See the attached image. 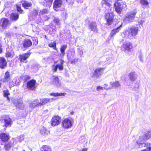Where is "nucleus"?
I'll return each instance as SVG.
<instances>
[{
  "label": "nucleus",
  "mask_w": 151,
  "mask_h": 151,
  "mask_svg": "<svg viewBox=\"0 0 151 151\" xmlns=\"http://www.w3.org/2000/svg\"><path fill=\"white\" fill-rule=\"evenodd\" d=\"M138 27L133 26L131 28L128 29L127 30L124 31L122 33V36L124 37H127L129 39L136 35L138 33Z\"/></svg>",
  "instance_id": "nucleus-1"
},
{
  "label": "nucleus",
  "mask_w": 151,
  "mask_h": 151,
  "mask_svg": "<svg viewBox=\"0 0 151 151\" xmlns=\"http://www.w3.org/2000/svg\"><path fill=\"white\" fill-rule=\"evenodd\" d=\"M137 12V10L135 9L127 13L125 15L123 21L126 23L132 22L134 19Z\"/></svg>",
  "instance_id": "nucleus-2"
},
{
  "label": "nucleus",
  "mask_w": 151,
  "mask_h": 151,
  "mask_svg": "<svg viewBox=\"0 0 151 151\" xmlns=\"http://www.w3.org/2000/svg\"><path fill=\"white\" fill-rule=\"evenodd\" d=\"M59 62V63L56 65H53L52 66V69L54 72L57 71L58 68L60 70H62L63 69V65L65 63L64 61L62 59H60Z\"/></svg>",
  "instance_id": "nucleus-3"
},
{
  "label": "nucleus",
  "mask_w": 151,
  "mask_h": 151,
  "mask_svg": "<svg viewBox=\"0 0 151 151\" xmlns=\"http://www.w3.org/2000/svg\"><path fill=\"white\" fill-rule=\"evenodd\" d=\"M122 24H117L115 25L114 28L111 31L109 37L111 39H113L114 36L120 30L121 27L122 26Z\"/></svg>",
  "instance_id": "nucleus-4"
},
{
  "label": "nucleus",
  "mask_w": 151,
  "mask_h": 151,
  "mask_svg": "<svg viewBox=\"0 0 151 151\" xmlns=\"http://www.w3.org/2000/svg\"><path fill=\"white\" fill-rule=\"evenodd\" d=\"M117 5H116V4H114L115 9L116 11L119 14H120L122 11V9L126 7V4L125 3L123 2L120 3L116 2Z\"/></svg>",
  "instance_id": "nucleus-5"
},
{
  "label": "nucleus",
  "mask_w": 151,
  "mask_h": 151,
  "mask_svg": "<svg viewBox=\"0 0 151 151\" xmlns=\"http://www.w3.org/2000/svg\"><path fill=\"white\" fill-rule=\"evenodd\" d=\"M36 81L35 80L32 79L27 82V88L29 90H35L36 88Z\"/></svg>",
  "instance_id": "nucleus-6"
},
{
  "label": "nucleus",
  "mask_w": 151,
  "mask_h": 151,
  "mask_svg": "<svg viewBox=\"0 0 151 151\" xmlns=\"http://www.w3.org/2000/svg\"><path fill=\"white\" fill-rule=\"evenodd\" d=\"M61 121V118L58 116H55L52 117L51 120L52 126H55L59 124Z\"/></svg>",
  "instance_id": "nucleus-7"
},
{
  "label": "nucleus",
  "mask_w": 151,
  "mask_h": 151,
  "mask_svg": "<svg viewBox=\"0 0 151 151\" xmlns=\"http://www.w3.org/2000/svg\"><path fill=\"white\" fill-rule=\"evenodd\" d=\"M63 127L65 128H69L71 127L72 125L71 120L68 119H65L63 120L62 122Z\"/></svg>",
  "instance_id": "nucleus-8"
},
{
  "label": "nucleus",
  "mask_w": 151,
  "mask_h": 151,
  "mask_svg": "<svg viewBox=\"0 0 151 151\" xmlns=\"http://www.w3.org/2000/svg\"><path fill=\"white\" fill-rule=\"evenodd\" d=\"M9 20L7 18H2L0 21V25L3 29H6L10 25Z\"/></svg>",
  "instance_id": "nucleus-9"
},
{
  "label": "nucleus",
  "mask_w": 151,
  "mask_h": 151,
  "mask_svg": "<svg viewBox=\"0 0 151 151\" xmlns=\"http://www.w3.org/2000/svg\"><path fill=\"white\" fill-rule=\"evenodd\" d=\"M114 17L112 13H108L106 14L105 18L106 20V24L108 25H110L112 24Z\"/></svg>",
  "instance_id": "nucleus-10"
},
{
  "label": "nucleus",
  "mask_w": 151,
  "mask_h": 151,
  "mask_svg": "<svg viewBox=\"0 0 151 151\" xmlns=\"http://www.w3.org/2000/svg\"><path fill=\"white\" fill-rule=\"evenodd\" d=\"M31 53H27L23 54L22 55H19V60L21 62H24L25 63H27L26 60L30 56Z\"/></svg>",
  "instance_id": "nucleus-11"
},
{
  "label": "nucleus",
  "mask_w": 151,
  "mask_h": 151,
  "mask_svg": "<svg viewBox=\"0 0 151 151\" xmlns=\"http://www.w3.org/2000/svg\"><path fill=\"white\" fill-rule=\"evenodd\" d=\"M105 69L104 68H99L96 69L93 73V76L96 77H98L102 75Z\"/></svg>",
  "instance_id": "nucleus-12"
},
{
  "label": "nucleus",
  "mask_w": 151,
  "mask_h": 151,
  "mask_svg": "<svg viewBox=\"0 0 151 151\" xmlns=\"http://www.w3.org/2000/svg\"><path fill=\"white\" fill-rule=\"evenodd\" d=\"M51 83L56 86H60L61 85V82L58 76H53Z\"/></svg>",
  "instance_id": "nucleus-13"
},
{
  "label": "nucleus",
  "mask_w": 151,
  "mask_h": 151,
  "mask_svg": "<svg viewBox=\"0 0 151 151\" xmlns=\"http://www.w3.org/2000/svg\"><path fill=\"white\" fill-rule=\"evenodd\" d=\"M40 105V103L38 99H36L32 101L30 104L29 107L31 108L39 106Z\"/></svg>",
  "instance_id": "nucleus-14"
},
{
  "label": "nucleus",
  "mask_w": 151,
  "mask_h": 151,
  "mask_svg": "<svg viewBox=\"0 0 151 151\" xmlns=\"http://www.w3.org/2000/svg\"><path fill=\"white\" fill-rule=\"evenodd\" d=\"M10 136L9 134L4 133H2L0 134V138L1 141L4 142L8 141L10 139Z\"/></svg>",
  "instance_id": "nucleus-15"
},
{
  "label": "nucleus",
  "mask_w": 151,
  "mask_h": 151,
  "mask_svg": "<svg viewBox=\"0 0 151 151\" xmlns=\"http://www.w3.org/2000/svg\"><path fill=\"white\" fill-rule=\"evenodd\" d=\"M62 4V1L61 0H55L53 3V8L56 11V9L61 6Z\"/></svg>",
  "instance_id": "nucleus-16"
},
{
  "label": "nucleus",
  "mask_w": 151,
  "mask_h": 151,
  "mask_svg": "<svg viewBox=\"0 0 151 151\" xmlns=\"http://www.w3.org/2000/svg\"><path fill=\"white\" fill-rule=\"evenodd\" d=\"M14 104L17 108L19 109H22L24 108V105L22 100H17L14 102Z\"/></svg>",
  "instance_id": "nucleus-17"
},
{
  "label": "nucleus",
  "mask_w": 151,
  "mask_h": 151,
  "mask_svg": "<svg viewBox=\"0 0 151 151\" xmlns=\"http://www.w3.org/2000/svg\"><path fill=\"white\" fill-rule=\"evenodd\" d=\"M7 62L5 59L3 57H0V68L3 69L6 66Z\"/></svg>",
  "instance_id": "nucleus-18"
},
{
  "label": "nucleus",
  "mask_w": 151,
  "mask_h": 151,
  "mask_svg": "<svg viewBox=\"0 0 151 151\" xmlns=\"http://www.w3.org/2000/svg\"><path fill=\"white\" fill-rule=\"evenodd\" d=\"M23 46L24 48H27L31 46L32 43L29 39L25 40L23 42Z\"/></svg>",
  "instance_id": "nucleus-19"
},
{
  "label": "nucleus",
  "mask_w": 151,
  "mask_h": 151,
  "mask_svg": "<svg viewBox=\"0 0 151 151\" xmlns=\"http://www.w3.org/2000/svg\"><path fill=\"white\" fill-rule=\"evenodd\" d=\"M89 25L91 31H93L94 32H97L98 29L96 22H91Z\"/></svg>",
  "instance_id": "nucleus-20"
},
{
  "label": "nucleus",
  "mask_w": 151,
  "mask_h": 151,
  "mask_svg": "<svg viewBox=\"0 0 151 151\" xmlns=\"http://www.w3.org/2000/svg\"><path fill=\"white\" fill-rule=\"evenodd\" d=\"M14 141V139H12L10 142H8L7 143L4 145V147L6 151L9 150L11 147L13 145Z\"/></svg>",
  "instance_id": "nucleus-21"
},
{
  "label": "nucleus",
  "mask_w": 151,
  "mask_h": 151,
  "mask_svg": "<svg viewBox=\"0 0 151 151\" xmlns=\"http://www.w3.org/2000/svg\"><path fill=\"white\" fill-rule=\"evenodd\" d=\"M67 47V46L66 45H63L60 47V51L61 54H60V56L61 58H63L65 54V51Z\"/></svg>",
  "instance_id": "nucleus-22"
},
{
  "label": "nucleus",
  "mask_w": 151,
  "mask_h": 151,
  "mask_svg": "<svg viewBox=\"0 0 151 151\" xmlns=\"http://www.w3.org/2000/svg\"><path fill=\"white\" fill-rule=\"evenodd\" d=\"M6 127L9 126L12 124V120L9 116H7L4 119Z\"/></svg>",
  "instance_id": "nucleus-23"
},
{
  "label": "nucleus",
  "mask_w": 151,
  "mask_h": 151,
  "mask_svg": "<svg viewBox=\"0 0 151 151\" xmlns=\"http://www.w3.org/2000/svg\"><path fill=\"white\" fill-rule=\"evenodd\" d=\"M123 47L126 50L129 51L132 48V46L130 42H127L123 44Z\"/></svg>",
  "instance_id": "nucleus-24"
},
{
  "label": "nucleus",
  "mask_w": 151,
  "mask_h": 151,
  "mask_svg": "<svg viewBox=\"0 0 151 151\" xmlns=\"http://www.w3.org/2000/svg\"><path fill=\"white\" fill-rule=\"evenodd\" d=\"M10 76L9 72L8 71L6 72L4 74V79L3 80V82H6L8 81L10 79Z\"/></svg>",
  "instance_id": "nucleus-25"
},
{
  "label": "nucleus",
  "mask_w": 151,
  "mask_h": 151,
  "mask_svg": "<svg viewBox=\"0 0 151 151\" xmlns=\"http://www.w3.org/2000/svg\"><path fill=\"white\" fill-rule=\"evenodd\" d=\"M52 99H40V106L42 105H43L45 104L46 103H48L49 102H50L51 101H52Z\"/></svg>",
  "instance_id": "nucleus-26"
},
{
  "label": "nucleus",
  "mask_w": 151,
  "mask_h": 151,
  "mask_svg": "<svg viewBox=\"0 0 151 151\" xmlns=\"http://www.w3.org/2000/svg\"><path fill=\"white\" fill-rule=\"evenodd\" d=\"M75 52L74 51H69L67 55L68 60H70L73 59L75 57Z\"/></svg>",
  "instance_id": "nucleus-27"
},
{
  "label": "nucleus",
  "mask_w": 151,
  "mask_h": 151,
  "mask_svg": "<svg viewBox=\"0 0 151 151\" xmlns=\"http://www.w3.org/2000/svg\"><path fill=\"white\" fill-rule=\"evenodd\" d=\"M21 3L23 6L26 9H27V7H30L32 6L31 3L24 0H22L21 1Z\"/></svg>",
  "instance_id": "nucleus-28"
},
{
  "label": "nucleus",
  "mask_w": 151,
  "mask_h": 151,
  "mask_svg": "<svg viewBox=\"0 0 151 151\" xmlns=\"http://www.w3.org/2000/svg\"><path fill=\"white\" fill-rule=\"evenodd\" d=\"M140 146H139L140 147H146L148 149V150L149 151H151V146L150 143H144V142L140 144Z\"/></svg>",
  "instance_id": "nucleus-29"
},
{
  "label": "nucleus",
  "mask_w": 151,
  "mask_h": 151,
  "mask_svg": "<svg viewBox=\"0 0 151 151\" xmlns=\"http://www.w3.org/2000/svg\"><path fill=\"white\" fill-rule=\"evenodd\" d=\"M146 137H145L144 135L143 136H140L139 137V139L137 142V144L139 145V146H140V144L142 143V142H144L145 140H147L146 139Z\"/></svg>",
  "instance_id": "nucleus-30"
},
{
  "label": "nucleus",
  "mask_w": 151,
  "mask_h": 151,
  "mask_svg": "<svg viewBox=\"0 0 151 151\" xmlns=\"http://www.w3.org/2000/svg\"><path fill=\"white\" fill-rule=\"evenodd\" d=\"M19 18V15L16 13H12L10 15V19L12 21H15L17 20Z\"/></svg>",
  "instance_id": "nucleus-31"
},
{
  "label": "nucleus",
  "mask_w": 151,
  "mask_h": 151,
  "mask_svg": "<svg viewBox=\"0 0 151 151\" xmlns=\"http://www.w3.org/2000/svg\"><path fill=\"white\" fill-rule=\"evenodd\" d=\"M129 78L132 81H134L136 79L137 76L134 72H131L129 74Z\"/></svg>",
  "instance_id": "nucleus-32"
},
{
  "label": "nucleus",
  "mask_w": 151,
  "mask_h": 151,
  "mask_svg": "<svg viewBox=\"0 0 151 151\" xmlns=\"http://www.w3.org/2000/svg\"><path fill=\"white\" fill-rule=\"evenodd\" d=\"M13 55V52L12 50H8L6 53V58H12Z\"/></svg>",
  "instance_id": "nucleus-33"
},
{
  "label": "nucleus",
  "mask_w": 151,
  "mask_h": 151,
  "mask_svg": "<svg viewBox=\"0 0 151 151\" xmlns=\"http://www.w3.org/2000/svg\"><path fill=\"white\" fill-rule=\"evenodd\" d=\"M41 151H51V150L49 146L46 145H43L41 149Z\"/></svg>",
  "instance_id": "nucleus-34"
},
{
  "label": "nucleus",
  "mask_w": 151,
  "mask_h": 151,
  "mask_svg": "<svg viewBox=\"0 0 151 151\" xmlns=\"http://www.w3.org/2000/svg\"><path fill=\"white\" fill-rule=\"evenodd\" d=\"M40 132L42 134L45 135L48 134L50 133V132L48 130L46 129L45 128L43 127L40 130Z\"/></svg>",
  "instance_id": "nucleus-35"
},
{
  "label": "nucleus",
  "mask_w": 151,
  "mask_h": 151,
  "mask_svg": "<svg viewBox=\"0 0 151 151\" xmlns=\"http://www.w3.org/2000/svg\"><path fill=\"white\" fill-rule=\"evenodd\" d=\"M66 94L65 93H52L50 94V95L52 96H64Z\"/></svg>",
  "instance_id": "nucleus-36"
},
{
  "label": "nucleus",
  "mask_w": 151,
  "mask_h": 151,
  "mask_svg": "<svg viewBox=\"0 0 151 151\" xmlns=\"http://www.w3.org/2000/svg\"><path fill=\"white\" fill-rule=\"evenodd\" d=\"M3 92L4 93V97H6L8 100L9 101H10V99L8 96L10 95L9 91L8 90H4L3 91Z\"/></svg>",
  "instance_id": "nucleus-37"
},
{
  "label": "nucleus",
  "mask_w": 151,
  "mask_h": 151,
  "mask_svg": "<svg viewBox=\"0 0 151 151\" xmlns=\"http://www.w3.org/2000/svg\"><path fill=\"white\" fill-rule=\"evenodd\" d=\"M110 84L112 88L117 87L120 86V84L118 81H116L114 83L111 82Z\"/></svg>",
  "instance_id": "nucleus-38"
},
{
  "label": "nucleus",
  "mask_w": 151,
  "mask_h": 151,
  "mask_svg": "<svg viewBox=\"0 0 151 151\" xmlns=\"http://www.w3.org/2000/svg\"><path fill=\"white\" fill-rule=\"evenodd\" d=\"M56 42H53L50 43L48 44V46L51 47H53L54 50H57V48L56 47Z\"/></svg>",
  "instance_id": "nucleus-39"
},
{
  "label": "nucleus",
  "mask_w": 151,
  "mask_h": 151,
  "mask_svg": "<svg viewBox=\"0 0 151 151\" xmlns=\"http://www.w3.org/2000/svg\"><path fill=\"white\" fill-rule=\"evenodd\" d=\"M53 0H45L46 3V6L47 7H50L51 6Z\"/></svg>",
  "instance_id": "nucleus-40"
},
{
  "label": "nucleus",
  "mask_w": 151,
  "mask_h": 151,
  "mask_svg": "<svg viewBox=\"0 0 151 151\" xmlns=\"http://www.w3.org/2000/svg\"><path fill=\"white\" fill-rule=\"evenodd\" d=\"M110 1V0H103L102 1V3L103 5H105L109 7L111 6L109 3Z\"/></svg>",
  "instance_id": "nucleus-41"
},
{
  "label": "nucleus",
  "mask_w": 151,
  "mask_h": 151,
  "mask_svg": "<svg viewBox=\"0 0 151 151\" xmlns=\"http://www.w3.org/2000/svg\"><path fill=\"white\" fill-rule=\"evenodd\" d=\"M144 136L146 137V139H147L151 137V130L149 132H148L144 135Z\"/></svg>",
  "instance_id": "nucleus-42"
},
{
  "label": "nucleus",
  "mask_w": 151,
  "mask_h": 151,
  "mask_svg": "<svg viewBox=\"0 0 151 151\" xmlns=\"http://www.w3.org/2000/svg\"><path fill=\"white\" fill-rule=\"evenodd\" d=\"M139 2L140 4L142 5H146L149 4L147 0H140Z\"/></svg>",
  "instance_id": "nucleus-43"
},
{
  "label": "nucleus",
  "mask_w": 151,
  "mask_h": 151,
  "mask_svg": "<svg viewBox=\"0 0 151 151\" xmlns=\"http://www.w3.org/2000/svg\"><path fill=\"white\" fill-rule=\"evenodd\" d=\"M31 78V77L29 76L25 75L24 77V82H25L29 80Z\"/></svg>",
  "instance_id": "nucleus-44"
},
{
  "label": "nucleus",
  "mask_w": 151,
  "mask_h": 151,
  "mask_svg": "<svg viewBox=\"0 0 151 151\" xmlns=\"http://www.w3.org/2000/svg\"><path fill=\"white\" fill-rule=\"evenodd\" d=\"M59 21V19L58 18H55L53 20L54 22L56 24L58 25L60 24Z\"/></svg>",
  "instance_id": "nucleus-45"
},
{
  "label": "nucleus",
  "mask_w": 151,
  "mask_h": 151,
  "mask_svg": "<svg viewBox=\"0 0 151 151\" xmlns=\"http://www.w3.org/2000/svg\"><path fill=\"white\" fill-rule=\"evenodd\" d=\"M48 12V11L46 9H43L40 12V14L43 15L45 14H47Z\"/></svg>",
  "instance_id": "nucleus-46"
},
{
  "label": "nucleus",
  "mask_w": 151,
  "mask_h": 151,
  "mask_svg": "<svg viewBox=\"0 0 151 151\" xmlns=\"http://www.w3.org/2000/svg\"><path fill=\"white\" fill-rule=\"evenodd\" d=\"M17 10L21 14L23 13V10L21 9V7L19 6H17Z\"/></svg>",
  "instance_id": "nucleus-47"
},
{
  "label": "nucleus",
  "mask_w": 151,
  "mask_h": 151,
  "mask_svg": "<svg viewBox=\"0 0 151 151\" xmlns=\"http://www.w3.org/2000/svg\"><path fill=\"white\" fill-rule=\"evenodd\" d=\"M78 60V59H76V58H75L73 59L71 61H70V62L71 63H74L76 62Z\"/></svg>",
  "instance_id": "nucleus-48"
},
{
  "label": "nucleus",
  "mask_w": 151,
  "mask_h": 151,
  "mask_svg": "<svg viewBox=\"0 0 151 151\" xmlns=\"http://www.w3.org/2000/svg\"><path fill=\"white\" fill-rule=\"evenodd\" d=\"M63 15L65 17V18H66L67 17V12L65 11H64L62 13Z\"/></svg>",
  "instance_id": "nucleus-49"
},
{
  "label": "nucleus",
  "mask_w": 151,
  "mask_h": 151,
  "mask_svg": "<svg viewBox=\"0 0 151 151\" xmlns=\"http://www.w3.org/2000/svg\"><path fill=\"white\" fill-rule=\"evenodd\" d=\"M97 90L98 91H99L100 90H102L103 89V88L102 87L100 86H97L96 88Z\"/></svg>",
  "instance_id": "nucleus-50"
},
{
  "label": "nucleus",
  "mask_w": 151,
  "mask_h": 151,
  "mask_svg": "<svg viewBox=\"0 0 151 151\" xmlns=\"http://www.w3.org/2000/svg\"><path fill=\"white\" fill-rule=\"evenodd\" d=\"M139 58L140 60L142 61H143V60L142 58V55L141 54H140L139 56Z\"/></svg>",
  "instance_id": "nucleus-51"
},
{
  "label": "nucleus",
  "mask_w": 151,
  "mask_h": 151,
  "mask_svg": "<svg viewBox=\"0 0 151 151\" xmlns=\"http://www.w3.org/2000/svg\"><path fill=\"white\" fill-rule=\"evenodd\" d=\"M87 149L86 148H84L82 149L81 151H87Z\"/></svg>",
  "instance_id": "nucleus-52"
},
{
  "label": "nucleus",
  "mask_w": 151,
  "mask_h": 151,
  "mask_svg": "<svg viewBox=\"0 0 151 151\" xmlns=\"http://www.w3.org/2000/svg\"><path fill=\"white\" fill-rule=\"evenodd\" d=\"M2 52V49L0 46V53H1Z\"/></svg>",
  "instance_id": "nucleus-53"
},
{
  "label": "nucleus",
  "mask_w": 151,
  "mask_h": 151,
  "mask_svg": "<svg viewBox=\"0 0 151 151\" xmlns=\"http://www.w3.org/2000/svg\"><path fill=\"white\" fill-rule=\"evenodd\" d=\"M147 149H144L143 150H142L141 151H147Z\"/></svg>",
  "instance_id": "nucleus-54"
},
{
  "label": "nucleus",
  "mask_w": 151,
  "mask_h": 151,
  "mask_svg": "<svg viewBox=\"0 0 151 151\" xmlns=\"http://www.w3.org/2000/svg\"><path fill=\"white\" fill-rule=\"evenodd\" d=\"M45 37L46 39H47V38H47V36H45Z\"/></svg>",
  "instance_id": "nucleus-55"
},
{
  "label": "nucleus",
  "mask_w": 151,
  "mask_h": 151,
  "mask_svg": "<svg viewBox=\"0 0 151 151\" xmlns=\"http://www.w3.org/2000/svg\"><path fill=\"white\" fill-rule=\"evenodd\" d=\"M1 83H0V87H1Z\"/></svg>",
  "instance_id": "nucleus-56"
},
{
  "label": "nucleus",
  "mask_w": 151,
  "mask_h": 151,
  "mask_svg": "<svg viewBox=\"0 0 151 151\" xmlns=\"http://www.w3.org/2000/svg\"><path fill=\"white\" fill-rule=\"evenodd\" d=\"M138 84H137V88H138Z\"/></svg>",
  "instance_id": "nucleus-57"
},
{
  "label": "nucleus",
  "mask_w": 151,
  "mask_h": 151,
  "mask_svg": "<svg viewBox=\"0 0 151 151\" xmlns=\"http://www.w3.org/2000/svg\"><path fill=\"white\" fill-rule=\"evenodd\" d=\"M103 62H100V63H103Z\"/></svg>",
  "instance_id": "nucleus-58"
},
{
  "label": "nucleus",
  "mask_w": 151,
  "mask_h": 151,
  "mask_svg": "<svg viewBox=\"0 0 151 151\" xmlns=\"http://www.w3.org/2000/svg\"><path fill=\"white\" fill-rule=\"evenodd\" d=\"M82 52V54H83V51H82V52Z\"/></svg>",
  "instance_id": "nucleus-59"
},
{
  "label": "nucleus",
  "mask_w": 151,
  "mask_h": 151,
  "mask_svg": "<svg viewBox=\"0 0 151 151\" xmlns=\"http://www.w3.org/2000/svg\"><path fill=\"white\" fill-rule=\"evenodd\" d=\"M48 19V17H47V20Z\"/></svg>",
  "instance_id": "nucleus-60"
},
{
  "label": "nucleus",
  "mask_w": 151,
  "mask_h": 151,
  "mask_svg": "<svg viewBox=\"0 0 151 151\" xmlns=\"http://www.w3.org/2000/svg\"><path fill=\"white\" fill-rule=\"evenodd\" d=\"M17 27H15V28H17Z\"/></svg>",
  "instance_id": "nucleus-61"
},
{
  "label": "nucleus",
  "mask_w": 151,
  "mask_h": 151,
  "mask_svg": "<svg viewBox=\"0 0 151 151\" xmlns=\"http://www.w3.org/2000/svg\"><path fill=\"white\" fill-rule=\"evenodd\" d=\"M71 114H73V113H72Z\"/></svg>",
  "instance_id": "nucleus-62"
},
{
  "label": "nucleus",
  "mask_w": 151,
  "mask_h": 151,
  "mask_svg": "<svg viewBox=\"0 0 151 151\" xmlns=\"http://www.w3.org/2000/svg\"><path fill=\"white\" fill-rule=\"evenodd\" d=\"M71 114H73V113H72Z\"/></svg>",
  "instance_id": "nucleus-63"
},
{
  "label": "nucleus",
  "mask_w": 151,
  "mask_h": 151,
  "mask_svg": "<svg viewBox=\"0 0 151 151\" xmlns=\"http://www.w3.org/2000/svg\"><path fill=\"white\" fill-rule=\"evenodd\" d=\"M71 114H73V113H72Z\"/></svg>",
  "instance_id": "nucleus-64"
}]
</instances>
